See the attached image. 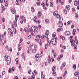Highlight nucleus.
Listing matches in <instances>:
<instances>
[{
	"label": "nucleus",
	"instance_id": "18",
	"mask_svg": "<svg viewBox=\"0 0 79 79\" xmlns=\"http://www.w3.org/2000/svg\"><path fill=\"white\" fill-rule=\"evenodd\" d=\"M66 8H67L68 10H70V6L68 5H67L66 6Z\"/></svg>",
	"mask_w": 79,
	"mask_h": 79
},
{
	"label": "nucleus",
	"instance_id": "8",
	"mask_svg": "<svg viewBox=\"0 0 79 79\" xmlns=\"http://www.w3.org/2000/svg\"><path fill=\"white\" fill-rule=\"evenodd\" d=\"M58 14V11H55L54 13H53V15L54 16H56Z\"/></svg>",
	"mask_w": 79,
	"mask_h": 79
},
{
	"label": "nucleus",
	"instance_id": "3",
	"mask_svg": "<svg viewBox=\"0 0 79 79\" xmlns=\"http://www.w3.org/2000/svg\"><path fill=\"white\" fill-rule=\"evenodd\" d=\"M58 27H61L63 26V23L61 22H58L57 23Z\"/></svg>",
	"mask_w": 79,
	"mask_h": 79
},
{
	"label": "nucleus",
	"instance_id": "41",
	"mask_svg": "<svg viewBox=\"0 0 79 79\" xmlns=\"http://www.w3.org/2000/svg\"><path fill=\"white\" fill-rule=\"evenodd\" d=\"M65 63L64 62L63 64H62V66H63V67H64L65 66Z\"/></svg>",
	"mask_w": 79,
	"mask_h": 79
},
{
	"label": "nucleus",
	"instance_id": "57",
	"mask_svg": "<svg viewBox=\"0 0 79 79\" xmlns=\"http://www.w3.org/2000/svg\"><path fill=\"white\" fill-rule=\"evenodd\" d=\"M27 31V27H26L24 28V31L25 32H26Z\"/></svg>",
	"mask_w": 79,
	"mask_h": 79
},
{
	"label": "nucleus",
	"instance_id": "44",
	"mask_svg": "<svg viewBox=\"0 0 79 79\" xmlns=\"http://www.w3.org/2000/svg\"><path fill=\"white\" fill-rule=\"evenodd\" d=\"M27 51H29V50H31V48H27Z\"/></svg>",
	"mask_w": 79,
	"mask_h": 79
},
{
	"label": "nucleus",
	"instance_id": "30",
	"mask_svg": "<svg viewBox=\"0 0 79 79\" xmlns=\"http://www.w3.org/2000/svg\"><path fill=\"white\" fill-rule=\"evenodd\" d=\"M19 0H16V3L17 5H19V3H18V1Z\"/></svg>",
	"mask_w": 79,
	"mask_h": 79
},
{
	"label": "nucleus",
	"instance_id": "29",
	"mask_svg": "<svg viewBox=\"0 0 79 79\" xmlns=\"http://www.w3.org/2000/svg\"><path fill=\"white\" fill-rule=\"evenodd\" d=\"M5 60H7L8 59V56L7 55H6L5 56Z\"/></svg>",
	"mask_w": 79,
	"mask_h": 79
},
{
	"label": "nucleus",
	"instance_id": "60",
	"mask_svg": "<svg viewBox=\"0 0 79 79\" xmlns=\"http://www.w3.org/2000/svg\"><path fill=\"white\" fill-rule=\"evenodd\" d=\"M63 49H66V46H64L63 47Z\"/></svg>",
	"mask_w": 79,
	"mask_h": 79
},
{
	"label": "nucleus",
	"instance_id": "16",
	"mask_svg": "<svg viewBox=\"0 0 79 79\" xmlns=\"http://www.w3.org/2000/svg\"><path fill=\"white\" fill-rule=\"evenodd\" d=\"M59 22H61L62 21H63V17H60V18H59Z\"/></svg>",
	"mask_w": 79,
	"mask_h": 79
},
{
	"label": "nucleus",
	"instance_id": "39",
	"mask_svg": "<svg viewBox=\"0 0 79 79\" xmlns=\"http://www.w3.org/2000/svg\"><path fill=\"white\" fill-rule=\"evenodd\" d=\"M13 31H14V34H16V29L14 28Z\"/></svg>",
	"mask_w": 79,
	"mask_h": 79
},
{
	"label": "nucleus",
	"instance_id": "26",
	"mask_svg": "<svg viewBox=\"0 0 79 79\" xmlns=\"http://www.w3.org/2000/svg\"><path fill=\"white\" fill-rule=\"evenodd\" d=\"M46 5L47 6H48V0H46Z\"/></svg>",
	"mask_w": 79,
	"mask_h": 79
},
{
	"label": "nucleus",
	"instance_id": "31",
	"mask_svg": "<svg viewBox=\"0 0 79 79\" xmlns=\"http://www.w3.org/2000/svg\"><path fill=\"white\" fill-rule=\"evenodd\" d=\"M52 71L53 72H54L55 71V67H53L52 69Z\"/></svg>",
	"mask_w": 79,
	"mask_h": 79
},
{
	"label": "nucleus",
	"instance_id": "38",
	"mask_svg": "<svg viewBox=\"0 0 79 79\" xmlns=\"http://www.w3.org/2000/svg\"><path fill=\"white\" fill-rule=\"evenodd\" d=\"M21 56L22 58H23L25 57L24 56V53H22Z\"/></svg>",
	"mask_w": 79,
	"mask_h": 79
},
{
	"label": "nucleus",
	"instance_id": "22",
	"mask_svg": "<svg viewBox=\"0 0 79 79\" xmlns=\"http://www.w3.org/2000/svg\"><path fill=\"white\" fill-rule=\"evenodd\" d=\"M56 36V33H55L54 32L53 33L52 35V37H55Z\"/></svg>",
	"mask_w": 79,
	"mask_h": 79
},
{
	"label": "nucleus",
	"instance_id": "12",
	"mask_svg": "<svg viewBox=\"0 0 79 79\" xmlns=\"http://www.w3.org/2000/svg\"><path fill=\"white\" fill-rule=\"evenodd\" d=\"M57 31L58 32H60V31H63V28H58L57 29Z\"/></svg>",
	"mask_w": 79,
	"mask_h": 79
},
{
	"label": "nucleus",
	"instance_id": "2",
	"mask_svg": "<svg viewBox=\"0 0 79 79\" xmlns=\"http://www.w3.org/2000/svg\"><path fill=\"white\" fill-rule=\"evenodd\" d=\"M6 63L7 65H10V64L11 63V58L10 57H8V59L6 61Z\"/></svg>",
	"mask_w": 79,
	"mask_h": 79
},
{
	"label": "nucleus",
	"instance_id": "53",
	"mask_svg": "<svg viewBox=\"0 0 79 79\" xmlns=\"http://www.w3.org/2000/svg\"><path fill=\"white\" fill-rule=\"evenodd\" d=\"M64 11L65 14H67V11H66V10L65 9H64Z\"/></svg>",
	"mask_w": 79,
	"mask_h": 79
},
{
	"label": "nucleus",
	"instance_id": "58",
	"mask_svg": "<svg viewBox=\"0 0 79 79\" xmlns=\"http://www.w3.org/2000/svg\"><path fill=\"white\" fill-rule=\"evenodd\" d=\"M71 45L72 47H73V46H74V43H73V42H71Z\"/></svg>",
	"mask_w": 79,
	"mask_h": 79
},
{
	"label": "nucleus",
	"instance_id": "47",
	"mask_svg": "<svg viewBox=\"0 0 79 79\" xmlns=\"http://www.w3.org/2000/svg\"><path fill=\"white\" fill-rule=\"evenodd\" d=\"M31 79H34L35 78V77L33 75L31 77Z\"/></svg>",
	"mask_w": 79,
	"mask_h": 79
},
{
	"label": "nucleus",
	"instance_id": "32",
	"mask_svg": "<svg viewBox=\"0 0 79 79\" xmlns=\"http://www.w3.org/2000/svg\"><path fill=\"white\" fill-rule=\"evenodd\" d=\"M73 66V68L74 69H75L76 68V64H74Z\"/></svg>",
	"mask_w": 79,
	"mask_h": 79
},
{
	"label": "nucleus",
	"instance_id": "13",
	"mask_svg": "<svg viewBox=\"0 0 79 79\" xmlns=\"http://www.w3.org/2000/svg\"><path fill=\"white\" fill-rule=\"evenodd\" d=\"M37 40L40 45H42V44H41L42 42L41 41V40H40V39H38Z\"/></svg>",
	"mask_w": 79,
	"mask_h": 79
},
{
	"label": "nucleus",
	"instance_id": "24",
	"mask_svg": "<svg viewBox=\"0 0 79 79\" xmlns=\"http://www.w3.org/2000/svg\"><path fill=\"white\" fill-rule=\"evenodd\" d=\"M31 11L32 12H34V8H33V7H31Z\"/></svg>",
	"mask_w": 79,
	"mask_h": 79
},
{
	"label": "nucleus",
	"instance_id": "9",
	"mask_svg": "<svg viewBox=\"0 0 79 79\" xmlns=\"http://www.w3.org/2000/svg\"><path fill=\"white\" fill-rule=\"evenodd\" d=\"M74 75L75 76H77V77L79 75V72H75L74 73Z\"/></svg>",
	"mask_w": 79,
	"mask_h": 79
},
{
	"label": "nucleus",
	"instance_id": "10",
	"mask_svg": "<svg viewBox=\"0 0 79 79\" xmlns=\"http://www.w3.org/2000/svg\"><path fill=\"white\" fill-rule=\"evenodd\" d=\"M41 12L40 11L39 12L38 14V18H40L41 17Z\"/></svg>",
	"mask_w": 79,
	"mask_h": 79
},
{
	"label": "nucleus",
	"instance_id": "14",
	"mask_svg": "<svg viewBox=\"0 0 79 79\" xmlns=\"http://www.w3.org/2000/svg\"><path fill=\"white\" fill-rule=\"evenodd\" d=\"M74 5L75 6H77V1L75 0L74 1Z\"/></svg>",
	"mask_w": 79,
	"mask_h": 79
},
{
	"label": "nucleus",
	"instance_id": "34",
	"mask_svg": "<svg viewBox=\"0 0 79 79\" xmlns=\"http://www.w3.org/2000/svg\"><path fill=\"white\" fill-rule=\"evenodd\" d=\"M53 61H54V60L53 59V58H51L50 59V61L52 63V62H53Z\"/></svg>",
	"mask_w": 79,
	"mask_h": 79
},
{
	"label": "nucleus",
	"instance_id": "15",
	"mask_svg": "<svg viewBox=\"0 0 79 79\" xmlns=\"http://www.w3.org/2000/svg\"><path fill=\"white\" fill-rule=\"evenodd\" d=\"M18 61H19L18 59L17 58H16L15 59V61L16 62V64H18Z\"/></svg>",
	"mask_w": 79,
	"mask_h": 79
},
{
	"label": "nucleus",
	"instance_id": "17",
	"mask_svg": "<svg viewBox=\"0 0 79 79\" xmlns=\"http://www.w3.org/2000/svg\"><path fill=\"white\" fill-rule=\"evenodd\" d=\"M36 60L37 61H40V57H37L36 59Z\"/></svg>",
	"mask_w": 79,
	"mask_h": 79
},
{
	"label": "nucleus",
	"instance_id": "5",
	"mask_svg": "<svg viewBox=\"0 0 79 79\" xmlns=\"http://www.w3.org/2000/svg\"><path fill=\"white\" fill-rule=\"evenodd\" d=\"M13 9L11 8L10 9V10H11V12L12 14H14V15H15V14H16V9H14L13 10Z\"/></svg>",
	"mask_w": 79,
	"mask_h": 79
},
{
	"label": "nucleus",
	"instance_id": "63",
	"mask_svg": "<svg viewBox=\"0 0 79 79\" xmlns=\"http://www.w3.org/2000/svg\"><path fill=\"white\" fill-rule=\"evenodd\" d=\"M19 69H20V68H21V64H19Z\"/></svg>",
	"mask_w": 79,
	"mask_h": 79
},
{
	"label": "nucleus",
	"instance_id": "45",
	"mask_svg": "<svg viewBox=\"0 0 79 79\" xmlns=\"http://www.w3.org/2000/svg\"><path fill=\"white\" fill-rule=\"evenodd\" d=\"M45 21L46 23H49V21L48 20V19H46L45 20Z\"/></svg>",
	"mask_w": 79,
	"mask_h": 79
},
{
	"label": "nucleus",
	"instance_id": "46",
	"mask_svg": "<svg viewBox=\"0 0 79 79\" xmlns=\"http://www.w3.org/2000/svg\"><path fill=\"white\" fill-rule=\"evenodd\" d=\"M75 16L76 17V18H77V17H78V15L77 13L75 14Z\"/></svg>",
	"mask_w": 79,
	"mask_h": 79
},
{
	"label": "nucleus",
	"instance_id": "20",
	"mask_svg": "<svg viewBox=\"0 0 79 79\" xmlns=\"http://www.w3.org/2000/svg\"><path fill=\"white\" fill-rule=\"evenodd\" d=\"M13 35V31H10V37H11Z\"/></svg>",
	"mask_w": 79,
	"mask_h": 79
},
{
	"label": "nucleus",
	"instance_id": "42",
	"mask_svg": "<svg viewBox=\"0 0 79 79\" xmlns=\"http://www.w3.org/2000/svg\"><path fill=\"white\" fill-rule=\"evenodd\" d=\"M36 19H37V17L35 16L34 18V21H36Z\"/></svg>",
	"mask_w": 79,
	"mask_h": 79
},
{
	"label": "nucleus",
	"instance_id": "50",
	"mask_svg": "<svg viewBox=\"0 0 79 79\" xmlns=\"http://www.w3.org/2000/svg\"><path fill=\"white\" fill-rule=\"evenodd\" d=\"M36 37L37 38V37H39V38H40V35H37L36 36Z\"/></svg>",
	"mask_w": 79,
	"mask_h": 79
},
{
	"label": "nucleus",
	"instance_id": "40",
	"mask_svg": "<svg viewBox=\"0 0 79 79\" xmlns=\"http://www.w3.org/2000/svg\"><path fill=\"white\" fill-rule=\"evenodd\" d=\"M24 16H22V19L23 21H24Z\"/></svg>",
	"mask_w": 79,
	"mask_h": 79
},
{
	"label": "nucleus",
	"instance_id": "51",
	"mask_svg": "<svg viewBox=\"0 0 79 79\" xmlns=\"http://www.w3.org/2000/svg\"><path fill=\"white\" fill-rule=\"evenodd\" d=\"M56 52H55L54 57V58H56Z\"/></svg>",
	"mask_w": 79,
	"mask_h": 79
},
{
	"label": "nucleus",
	"instance_id": "56",
	"mask_svg": "<svg viewBox=\"0 0 79 79\" xmlns=\"http://www.w3.org/2000/svg\"><path fill=\"white\" fill-rule=\"evenodd\" d=\"M5 74V71H3L2 72V75H4Z\"/></svg>",
	"mask_w": 79,
	"mask_h": 79
},
{
	"label": "nucleus",
	"instance_id": "48",
	"mask_svg": "<svg viewBox=\"0 0 79 79\" xmlns=\"http://www.w3.org/2000/svg\"><path fill=\"white\" fill-rule=\"evenodd\" d=\"M32 53H35V52H36V49H35V50H33V51H32Z\"/></svg>",
	"mask_w": 79,
	"mask_h": 79
},
{
	"label": "nucleus",
	"instance_id": "11",
	"mask_svg": "<svg viewBox=\"0 0 79 79\" xmlns=\"http://www.w3.org/2000/svg\"><path fill=\"white\" fill-rule=\"evenodd\" d=\"M51 42L53 45H56V40L53 41H52V40Z\"/></svg>",
	"mask_w": 79,
	"mask_h": 79
},
{
	"label": "nucleus",
	"instance_id": "33",
	"mask_svg": "<svg viewBox=\"0 0 79 79\" xmlns=\"http://www.w3.org/2000/svg\"><path fill=\"white\" fill-rule=\"evenodd\" d=\"M36 4L38 6H40V2H37Z\"/></svg>",
	"mask_w": 79,
	"mask_h": 79
},
{
	"label": "nucleus",
	"instance_id": "27",
	"mask_svg": "<svg viewBox=\"0 0 79 79\" xmlns=\"http://www.w3.org/2000/svg\"><path fill=\"white\" fill-rule=\"evenodd\" d=\"M2 11H4L5 10V7L3 6V5H2Z\"/></svg>",
	"mask_w": 79,
	"mask_h": 79
},
{
	"label": "nucleus",
	"instance_id": "21",
	"mask_svg": "<svg viewBox=\"0 0 79 79\" xmlns=\"http://www.w3.org/2000/svg\"><path fill=\"white\" fill-rule=\"evenodd\" d=\"M14 25L15 27H17V23L15 21L14 22Z\"/></svg>",
	"mask_w": 79,
	"mask_h": 79
},
{
	"label": "nucleus",
	"instance_id": "52",
	"mask_svg": "<svg viewBox=\"0 0 79 79\" xmlns=\"http://www.w3.org/2000/svg\"><path fill=\"white\" fill-rule=\"evenodd\" d=\"M45 49H47V48H48V45H47V44H46L45 45Z\"/></svg>",
	"mask_w": 79,
	"mask_h": 79
},
{
	"label": "nucleus",
	"instance_id": "36",
	"mask_svg": "<svg viewBox=\"0 0 79 79\" xmlns=\"http://www.w3.org/2000/svg\"><path fill=\"white\" fill-rule=\"evenodd\" d=\"M15 20L16 21V22H17V15H15Z\"/></svg>",
	"mask_w": 79,
	"mask_h": 79
},
{
	"label": "nucleus",
	"instance_id": "28",
	"mask_svg": "<svg viewBox=\"0 0 79 79\" xmlns=\"http://www.w3.org/2000/svg\"><path fill=\"white\" fill-rule=\"evenodd\" d=\"M50 6L51 7H53V4L52 2H50Z\"/></svg>",
	"mask_w": 79,
	"mask_h": 79
},
{
	"label": "nucleus",
	"instance_id": "25",
	"mask_svg": "<svg viewBox=\"0 0 79 79\" xmlns=\"http://www.w3.org/2000/svg\"><path fill=\"white\" fill-rule=\"evenodd\" d=\"M35 57L36 58L39 57H39V54H36L35 55Z\"/></svg>",
	"mask_w": 79,
	"mask_h": 79
},
{
	"label": "nucleus",
	"instance_id": "54",
	"mask_svg": "<svg viewBox=\"0 0 79 79\" xmlns=\"http://www.w3.org/2000/svg\"><path fill=\"white\" fill-rule=\"evenodd\" d=\"M56 16H57V18H60V15L58 14Z\"/></svg>",
	"mask_w": 79,
	"mask_h": 79
},
{
	"label": "nucleus",
	"instance_id": "37",
	"mask_svg": "<svg viewBox=\"0 0 79 79\" xmlns=\"http://www.w3.org/2000/svg\"><path fill=\"white\" fill-rule=\"evenodd\" d=\"M52 74H53V76H56V72H55L54 71L53 72Z\"/></svg>",
	"mask_w": 79,
	"mask_h": 79
},
{
	"label": "nucleus",
	"instance_id": "19",
	"mask_svg": "<svg viewBox=\"0 0 79 79\" xmlns=\"http://www.w3.org/2000/svg\"><path fill=\"white\" fill-rule=\"evenodd\" d=\"M3 40V39H2V36L1 34H0V44L2 43V41Z\"/></svg>",
	"mask_w": 79,
	"mask_h": 79
},
{
	"label": "nucleus",
	"instance_id": "64",
	"mask_svg": "<svg viewBox=\"0 0 79 79\" xmlns=\"http://www.w3.org/2000/svg\"><path fill=\"white\" fill-rule=\"evenodd\" d=\"M70 42H73V39H71L70 40Z\"/></svg>",
	"mask_w": 79,
	"mask_h": 79
},
{
	"label": "nucleus",
	"instance_id": "4",
	"mask_svg": "<svg viewBox=\"0 0 79 79\" xmlns=\"http://www.w3.org/2000/svg\"><path fill=\"white\" fill-rule=\"evenodd\" d=\"M50 32L48 30H46V33L45 34V37L46 38H48V35H49V33Z\"/></svg>",
	"mask_w": 79,
	"mask_h": 79
},
{
	"label": "nucleus",
	"instance_id": "7",
	"mask_svg": "<svg viewBox=\"0 0 79 79\" xmlns=\"http://www.w3.org/2000/svg\"><path fill=\"white\" fill-rule=\"evenodd\" d=\"M41 74V78H43L44 79H45V76L43 75V72H42Z\"/></svg>",
	"mask_w": 79,
	"mask_h": 79
},
{
	"label": "nucleus",
	"instance_id": "35",
	"mask_svg": "<svg viewBox=\"0 0 79 79\" xmlns=\"http://www.w3.org/2000/svg\"><path fill=\"white\" fill-rule=\"evenodd\" d=\"M32 71L31 70V69H30L28 71V73L29 74H31V72Z\"/></svg>",
	"mask_w": 79,
	"mask_h": 79
},
{
	"label": "nucleus",
	"instance_id": "55",
	"mask_svg": "<svg viewBox=\"0 0 79 79\" xmlns=\"http://www.w3.org/2000/svg\"><path fill=\"white\" fill-rule=\"evenodd\" d=\"M5 5L7 7H8V3H6L5 4Z\"/></svg>",
	"mask_w": 79,
	"mask_h": 79
},
{
	"label": "nucleus",
	"instance_id": "23",
	"mask_svg": "<svg viewBox=\"0 0 79 79\" xmlns=\"http://www.w3.org/2000/svg\"><path fill=\"white\" fill-rule=\"evenodd\" d=\"M71 21H69L67 23V25H69L70 24H71Z\"/></svg>",
	"mask_w": 79,
	"mask_h": 79
},
{
	"label": "nucleus",
	"instance_id": "62",
	"mask_svg": "<svg viewBox=\"0 0 79 79\" xmlns=\"http://www.w3.org/2000/svg\"><path fill=\"white\" fill-rule=\"evenodd\" d=\"M28 39H31V35H29V36H28Z\"/></svg>",
	"mask_w": 79,
	"mask_h": 79
},
{
	"label": "nucleus",
	"instance_id": "61",
	"mask_svg": "<svg viewBox=\"0 0 79 79\" xmlns=\"http://www.w3.org/2000/svg\"><path fill=\"white\" fill-rule=\"evenodd\" d=\"M41 5H42V6H44V2H42V3Z\"/></svg>",
	"mask_w": 79,
	"mask_h": 79
},
{
	"label": "nucleus",
	"instance_id": "6",
	"mask_svg": "<svg viewBox=\"0 0 79 79\" xmlns=\"http://www.w3.org/2000/svg\"><path fill=\"white\" fill-rule=\"evenodd\" d=\"M65 34L66 35H69L71 34V33H70V31H67L65 32Z\"/></svg>",
	"mask_w": 79,
	"mask_h": 79
},
{
	"label": "nucleus",
	"instance_id": "43",
	"mask_svg": "<svg viewBox=\"0 0 79 79\" xmlns=\"http://www.w3.org/2000/svg\"><path fill=\"white\" fill-rule=\"evenodd\" d=\"M43 38H45V35H42L41 36V39H42Z\"/></svg>",
	"mask_w": 79,
	"mask_h": 79
},
{
	"label": "nucleus",
	"instance_id": "49",
	"mask_svg": "<svg viewBox=\"0 0 79 79\" xmlns=\"http://www.w3.org/2000/svg\"><path fill=\"white\" fill-rule=\"evenodd\" d=\"M15 70V67H13L11 68V70L12 71H14Z\"/></svg>",
	"mask_w": 79,
	"mask_h": 79
},
{
	"label": "nucleus",
	"instance_id": "59",
	"mask_svg": "<svg viewBox=\"0 0 79 79\" xmlns=\"http://www.w3.org/2000/svg\"><path fill=\"white\" fill-rule=\"evenodd\" d=\"M2 22H5V18H2Z\"/></svg>",
	"mask_w": 79,
	"mask_h": 79
},
{
	"label": "nucleus",
	"instance_id": "1",
	"mask_svg": "<svg viewBox=\"0 0 79 79\" xmlns=\"http://www.w3.org/2000/svg\"><path fill=\"white\" fill-rule=\"evenodd\" d=\"M29 30V32H31V34L33 36H34V35L33 34H34L35 32H37L39 31V29L37 26H32L31 27V29L30 28Z\"/></svg>",
	"mask_w": 79,
	"mask_h": 79
}]
</instances>
